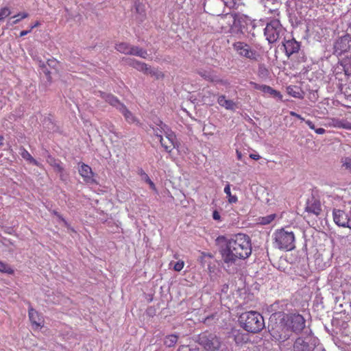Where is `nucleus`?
Returning <instances> with one entry per match:
<instances>
[{"instance_id":"1","label":"nucleus","mask_w":351,"mask_h":351,"mask_svg":"<svg viewBox=\"0 0 351 351\" xmlns=\"http://www.w3.org/2000/svg\"><path fill=\"white\" fill-rule=\"evenodd\" d=\"M252 253L250 237L244 234H237L226 243L225 249L221 251L224 263L234 264L237 259L247 258Z\"/></svg>"},{"instance_id":"2","label":"nucleus","mask_w":351,"mask_h":351,"mask_svg":"<svg viewBox=\"0 0 351 351\" xmlns=\"http://www.w3.org/2000/svg\"><path fill=\"white\" fill-rule=\"evenodd\" d=\"M239 322L244 330L252 333L259 332L265 327L263 316L254 311L243 313L239 317Z\"/></svg>"},{"instance_id":"3","label":"nucleus","mask_w":351,"mask_h":351,"mask_svg":"<svg viewBox=\"0 0 351 351\" xmlns=\"http://www.w3.org/2000/svg\"><path fill=\"white\" fill-rule=\"evenodd\" d=\"M295 234L293 232H288L284 228L277 230L274 233V244L280 250L291 251L295 247Z\"/></svg>"},{"instance_id":"4","label":"nucleus","mask_w":351,"mask_h":351,"mask_svg":"<svg viewBox=\"0 0 351 351\" xmlns=\"http://www.w3.org/2000/svg\"><path fill=\"white\" fill-rule=\"evenodd\" d=\"M158 125L163 130L165 138H163L162 134H157V137L160 141L161 146L165 149V150L167 153H171L173 149L178 147L176 136L169 128V127L162 121H160V123Z\"/></svg>"},{"instance_id":"5","label":"nucleus","mask_w":351,"mask_h":351,"mask_svg":"<svg viewBox=\"0 0 351 351\" xmlns=\"http://www.w3.org/2000/svg\"><path fill=\"white\" fill-rule=\"evenodd\" d=\"M197 342L206 351H218L221 346L220 339L216 335L208 332L201 333Z\"/></svg>"},{"instance_id":"6","label":"nucleus","mask_w":351,"mask_h":351,"mask_svg":"<svg viewBox=\"0 0 351 351\" xmlns=\"http://www.w3.org/2000/svg\"><path fill=\"white\" fill-rule=\"evenodd\" d=\"M285 31L280 21L274 19L267 24L264 34L269 43H274L284 34Z\"/></svg>"},{"instance_id":"7","label":"nucleus","mask_w":351,"mask_h":351,"mask_svg":"<svg viewBox=\"0 0 351 351\" xmlns=\"http://www.w3.org/2000/svg\"><path fill=\"white\" fill-rule=\"evenodd\" d=\"M269 330L272 337L279 341L287 340L291 335L290 328H288L286 324L284 317L278 324H276L274 326H271Z\"/></svg>"},{"instance_id":"8","label":"nucleus","mask_w":351,"mask_h":351,"mask_svg":"<svg viewBox=\"0 0 351 351\" xmlns=\"http://www.w3.org/2000/svg\"><path fill=\"white\" fill-rule=\"evenodd\" d=\"M283 317L288 328H290L291 332L299 333L305 328L306 321L304 317L300 314L287 315Z\"/></svg>"},{"instance_id":"9","label":"nucleus","mask_w":351,"mask_h":351,"mask_svg":"<svg viewBox=\"0 0 351 351\" xmlns=\"http://www.w3.org/2000/svg\"><path fill=\"white\" fill-rule=\"evenodd\" d=\"M234 50L241 57L250 59L251 60H257L258 54L256 50L247 43L241 41L235 42L232 45Z\"/></svg>"},{"instance_id":"10","label":"nucleus","mask_w":351,"mask_h":351,"mask_svg":"<svg viewBox=\"0 0 351 351\" xmlns=\"http://www.w3.org/2000/svg\"><path fill=\"white\" fill-rule=\"evenodd\" d=\"M304 210L307 213L308 216H315L318 217L323 212L320 200L315 197H311L308 199L306 202Z\"/></svg>"},{"instance_id":"11","label":"nucleus","mask_w":351,"mask_h":351,"mask_svg":"<svg viewBox=\"0 0 351 351\" xmlns=\"http://www.w3.org/2000/svg\"><path fill=\"white\" fill-rule=\"evenodd\" d=\"M333 221L339 227L351 229L350 216L344 210L334 208L332 210Z\"/></svg>"},{"instance_id":"12","label":"nucleus","mask_w":351,"mask_h":351,"mask_svg":"<svg viewBox=\"0 0 351 351\" xmlns=\"http://www.w3.org/2000/svg\"><path fill=\"white\" fill-rule=\"evenodd\" d=\"M351 47V38L349 36L339 38L335 43V51L339 54L346 52Z\"/></svg>"},{"instance_id":"13","label":"nucleus","mask_w":351,"mask_h":351,"mask_svg":"<svg viewBox=\"0 0 351 351\" xmlns=\"http://www.w3.org/2000/svg\"><path fill=\"white\" fill-rule=\"evenodd\" d=\"M28 315L32 324L36 328L43 327L44 325V319L40 313L36 311L32 306L28 309Z\"/></svg>"},{"instance_id":"14","label":"nucleus","mask_w":351,"mask_h":351,"mask_svg":"<svg viewBox=\"0 0 351 351\" xmlns=\"http://www.w3.org/2000/svg\"><path fill=\"white\" fill-rule=\"evenodd\" d=\"M285 53L287 56L298 52L300 48V43L297 42L294 38L283 42Z\"/></svg>"},{"instance_id":"15","label":"nucleus","mask_w":351,"mask_h":351,"mask_svg":"<svg viewBox=\"0 0 351 351\" xmlns=\"http://www.w3.org/2000/svg\"><path fill=\"white\" fill-rule=\"evenodd\" d=\"M79 173L83 178L84 182L87 183L93 182L94 173L93 172L91 167L88 165L82 163L79 168Z\"/></svg>"},{"instance_id":"16","label":"nucleus","mask_w":351,"mask_h":351,"mask_svg":"<svg viewBox=\"0 0 351 351\" xmlns=\"http://www.w3.org/2000/svg\"><path fill=\"white\" fill-rule=\"evenodd\" d=\"M328 125L337 128L351 130V123L347 121L346 119L331 118L329 119Z\"/></svg>"},{"instance_id":"17","label":"nucleus","mask_w":351,"mask_h":351,"mask_svg":"<svg viewBox=\"0 0 351 351\" xmlns=\"http://www.w3.org/2000/svg\"><path fill=\"white\" fill-rule=\"evenodd\" d=\"M129 66H132L136 70L144 73L145 74L148 73V65L145 62H139L135 59L126 58L125 59Z\"/></svg>"},{"instance_id":"18","label":"nucleus","mask_w":351,"mask_h":351,"mask_svg":"<svg viewBox=\"0 0 351 351\" xmlns=\"http://www.w3.org/2000/svg\"><path fill=\"white\" fill-rule=\"evenodd\" d=\"M99 96L104 99L106 102H108L110 105L116 107L119 110L121 106L123 104L120 102V101L114 95L112 94L106 93L104 92H99Z\"/></svg>"},{"instance_id":"19","label":"nucleus","mask_w":351,"mask_h":351,"mask_svg":"<svg viewBox=\"0 0 351 351\" xmlns=\"http://www.w3.org/2000/svg\"><path fill=\"white\" fill-rule=\"evenodd\" d=\"M294 351H313V348L302 338H298L293 345Z\"/></svg>"},{"instance_id":"20","label":"nucleus","mask_w":351,"mask_h":351,"mask_svg":"<svg viewBox=\"0 0 351 351\" xmlns=\"http://www.w3.org/2000/svg\"><path fill=\"white\" fill-rule=\"evenodd\" d=\"M20 154L23 159L26 160L29 163L33 164L34 165L40 168L43 167L42 164L38 162L36 160H35L29 153V152L27 149H25L23 147H21L20 148Z\"/></svg>"},{"instance_id":"21","label":"nucleus","mask_w":351,"mask_h":351,"mask_svg":"<svg viewBox=\"0 0 351 351\" xmlns=\"http://www.w3.org/2000/svg\"><path fill=\"white\" fill-rule=\"evenodd\" d=\"M47 162L56 171L59 173H63L64 168L62 167L60 162L58 160L56 159L51 155H48L47 158Z\"/></svg>"},{"instance_id":"22","label":"nucleus","mask_w":351,"mask_h":351,"mask_svg":"<svg viewBox=\"0 0 351 351\" xmlns=\"http://www.w3.org/2000/svg\"><path fill=\"white\" fill-rule=\"evenodd\" d=\"M218 104L227 110H233L235 103L230 99H227L225 95H220L217 99Z\"/></svg>"},{"instance_id":"23","label":"nucleus","mask_w":351,"mask_h":351,"mask_svg":"<svg viewBox=\"0 0 351 351\" xmlns=\"http://www.w3.org/2000/svg\"><path fill=\"white\" fill-rule=\"evenodd\" d=\"M234 340L237 344H243L247 342L248 335L240 330L233 331Z\"/></svg>"},{"instance_id":"24","label":"nucleus","mask_w":351,"mask_h":351,"mask_svg":"<svg viewBox=\"0 0 351 351\" xmlns=\"http://www.w3.org/2000/svg\"><path fill=\"white\" fill-rule=\"evenodd\" d=\"M29 16V14L27 12H21L14 15L12 17H10L7 23V25H14L19 23L21 20L26 19Z\"/></svg>"},{"instance_id":"25","label":"nucleus","mask_w":351,"mask_h":351,"mask_svg":"<svg viewBox=\"0 0 351 351\" xmlns=\"http://www.w3.org/2000/svg\"><path fill=\"white\" fill-rule=\"evenodd\" d=\"M119 110L122 113L125 120L129 123H133L136 121V118L124 104L123 106H121V108H119Z\"/></svg>"},{"instance_id":"26","label":"nucleus","mask_w":351,"mask_h":351,"mask_svg":"<svg viewBox=\"0 0 351 351\" xmlns=\"http://www.w3.org/2000/svg\"><path fill=\"white\" fill-rule=\"evenodd\" d=\"M129 52L128 55L136 56L145 59L147 58V56L146 50L136 46L131 45Z\"/></svg>"},{"instance_id":"27","label":"nucleus","mask_w":351,"mask_h":351,"mask_svg":"<svg viewBox=\"0 0 351 351\" xmlns=\"http://www.w3.org/2000/svg\"><path fill=\"white\" fill-rule=\"evenodd\" d=\"M261 91L264 93L269 94L274 97H278L280 99L282 98V95L280 94V93L271 86L265 84H263V87L261 89Z\"/></svg>"},{"instance_id":"28","label":"nucleus","mask_w":351,"mask_h":351,"mask_svg":"<svg viewBox=\"0 0 351 351\" xmlns=\"http://www.w3.org/2000/svg\"><path fill=\"white\" fill-rule=\"evenodd\" d=\"M178 340V336L174 334L167 335L164 339V345L167 347H174Z\"/></svg>"},{"instance_id":"29","label":"nucleus","mask_w":351,"mask_h":351,"mask_svg":"<svg viewBox=\"0 0 351 351\" xmlns=\"http://www.w3.org/2000/svg\"><path fill=\"white\" fill-rule=\"evenodd\" d=\"M287 93L289 95L298 99L303 98V93L300 88L297 86H288Z\"/></svg>"},{"instance_id":"30","label":"nucleus","mask_w":351,"mask_h":351,"mask_svg":"<svg viewBox=\"0 0 351 351\" xmlns=\"http://www.w3.org/2000/svg\"><path fill=\"white\" fill-rule=\"evenodd\" d=\"M130 47L131 45L127 43H120L116 45L115 49L121 53L128 55Z\"/></svg>"},{"instance_id":"31","label":"nucleus","mask_w":351,"mask_h":351,"mask_svg":"<svg viewBox=\"0 0 351 351\" xmlns=\"http://www.w3.org/2000/svg\"><path fill=\"white\" fill-rule=\"evenodd\" d=\"M138 173L143 177L145 182L149 185L152 189L156 191V189L154 183L152 181L148 175L144 171L143 169H138Z\"/></svg>"},{"instance_id":"32","label":"nucleus","mask_w":351,"mask_h":351,"mask_svg":"<svg viewBox=\"0 0 351 351\" xmlns=\"http://www.w3.org/2000/svg\"><path fill=\"white\" fill-rule=\"evenodd\" d=\"M224 193L226 194L228 201L230 204L236 203L238 201V198L236 195L231 194L230 185L228 184L224 188Z\"/></svg>"},{"instance_id":"33","label":"nucleus","mask_w":351,"mask_h":351,"mask_svg":"<svg viewBox=\"0 0 351 351\" xmlns=\"http://www.w3.org/2000/svg\"><path fill=\"white\" fill-rule=\"evenodd\" d=\"M341 65L346 75H351V58H347L342 60Z\"/></svg>"},{"instance_id":"34","label":"nucleus","mask_w":351,"mask_h":351,"mask_svg":"<svg viewBox=\"0 0 351 351\" xmlns=\"http://www.w3.org/2000/svg\"><path fill=\"white\" fill-rule=\"evenodd\" d=\"M148 68L149 69H148V73L147 74H149L150 75L154 77L155 79H156V80L164 78L165 74L162 72L158 71V69H152L149 65H148Z\"/></svg>"},{"instance_id":"35","label":"nucleus","mask_w":351,"mask_h":351,"mask_svg":"<svg viewBox=\"0 0 351 351\" xmlns=\"http://www.w3.org/2000/svg\"><path fill=\"white\" fill-rule=\"evenodd\" d=\"M0 272L12 275L14 271L9 265L0 261Z\"/></svg>"},{"instance_id":"36","label":"nucleus","mask_w":351,"mask_h":351,"mask_svg":"<svg viewBox=\"0 0 351 351\" xmlns=\"http://www.w3.org/2000/svg\"><path fill=\"white\" fill-rule=\"evenodd\" d=\"M276 217V214H271L259 219V223L262 225H267L272 222Z\"/></svg>"},{"instance_id":"37","label":"nucleus","mask_w":351,"mask_h":351,"mask_svg":"<svg viewBox=\"0 0 351 351\" xmlns=\"http://www.w3.org/2000/svg\"><path fill=\"white\" fill-rule=\"evenodd\" d=\"M223 3V5H225L227 7H229L230 8H234L238 3L239 1L241 0H221Z\"/></svg>"},{"instance_id":"38","label":"nucleus","mask_w":351,"mask_h":351,"mask_svg":"<svg viewBox=\"0 0 351 351\" xmlns=\"http://www.w3.org/2000/svg\"><path fill=\"white\" fill-rule=\"evenodd\" d=\"M47 63L49 67L55 69H57L59 64V62L53 58L48 59Z\"/></svg>"},{"instance_id":"39","label":"nucleus","mask_w":351,"mask_h":351,"mask_svg":"<svg viewBox=\"0 0 351 351\" xmlns=\"http://www.w3.org/2000/svg\"><path fill=\"white\" fill-rule=\"evenodd\" d=\"M184 266V262L183 261H178L175 263L173 269L176 271H180Z\"/></svg>"},{"instance_id":"40","label":"nucleus","mask_w":351,"mask_h":351,"mask_svg":"<svg viewBox=\"0 0 351 351\" xmlns=\"http://www.w3.org/2000/svg\"><path fill=\"white\" fill-rule=\"evenodd\" d=\"M343 167L346 169H351V158H346L343 161Z\"/></svg>"},{"instance_id":"41","label":"nucleus","mask_w":351,"mask_h":351,"mask_svg":"<svg viewBox=\"0 0 351 351\" xmlns=\"http://www.w3.org/2000/svg\"><path fill=\"white\" fill-rule=\"evenodd\" d=\"M250 84L256 90H261L262 87H263V84L261 85V84H257V83H256L254 82H250Z\"/></svg>"},{"instance_id":"42","label":"nucleus","mask_w":351,"mask_h":351,"mask_svg":"<svg viewBox=\"0 0 351 351\" xmlns=\"http://www.w3.org/2000/svg\"><path fill=\"white\" fill-rule=\"evenodd\" d=\"M290 115L292 117H295L301 121H304V119L300 114H299L293 111L290 112Z\"/></svg>"},{"instance_id":"43","label":"nucleus","mask_w":351,"mask_h":351,"mask_svg":"<svg viewBox=\"0 0 351 351\" xmlns=\"http://www.w3.org/2000/svg\"><path fill=\"white\" fill-rule=\"evenodd\" d=\"M213 218L215 220H217V221L220 220L221 216H220L219 213L217 210H214L213 211Z\"/></svg>"},{"instance_id":"44","label":"nucleus","mask_w":351,"mask_h":351,"mask_svg":"<svg viewBox=\"0 0 351 351\" xmlns=\"http://www.w3.org/2000/svg\"><path fill=\"white\" fill-rule=\"evenodd\" d=\"M305 123L307 124V125L311 129V130H315V125L314 123L310 121V120H306L305 121Z\"/></svg>"},{"instance_id":"45","label":"nucleus","mask_w":351,"mask_h":351,"mask_svg":"<svg viewBox=\"0 0 351 351\" xmlns=\"http://www.w3.org/2000/svg\"><path fill=\"white\" fill-rule=\"evenodd\" d=\"M315 132L318 134H323L325 133L326 130L322 128H319L315 129Z\"/></svg>"},{"instance_id":"46","label":"nucleus","mask_w":351,"mask_h":351,"mask_svg":"<svg viewBox=\"0 0 351 351\" xmlns=\"http://www.w3.org/2000/svg\"><path fill=\"white\" fill-rule=\"evenodd\" d=\"M40 25V23L37 21L35 23H34L33 24H32L29 28L32 31L33 29H34L35 27H37Z\"/></svg>"},{"instance_id":"47","label":"nucleus","mask_w":351,"mask_h":351,"mask_svg":"<svg viewBox=\"0 0 351 351\" xmlns=\"http://www.w3.org/2000/svg\"><path fill=\"white\" fill-rule=\"evenodd\" d=\"M31 32H32V30L30 29V28L28 30H23L20 32V36L22 37V36H26Z\"/></svg>"},{"instance_id":"48","label":"nucleus","mask_w":351,"mask_h":351,"mask_svg":"<svg viewBox=\"0 0 351 351\" xmlns=\"http://www.w3.org/2000/svg\"><path fill=\"white\" fill-rule=\"evenodd\" d=\"M178 351H191V349L189 346H182L179 348Z\"/></svg>"},{"instance_id":"49","label":"nucleus","mask_w":351,"mask_h":351,"mask_svg":"<svg viewBox=\"0 0 351 351\" xmlns=\"http://www.w3.org/2000/svg\"><path fill=\"white\" fill-rule=\"evenodd\" d=\"M160 128H161L160 127ZM154 134L156 136H157V134H162H162H164V132H163V130L162 129H160V130L158 129V128L156 130L154 129Z\"/></svg>"},{"instance_id":"50","label":"nucleus","mask_w":351,"mask_h":351,"mask_svg":"<svg viewBox=\"0 0 351 351\" xmlns=\"http://www.w3.org/2000/svg\"><path fill=\"white\" fill-rule=\"evenodd\" d=\"M250 157L252 159L255 160H258L261 158V156L258 154H251L250 155Z\"/></svg>"},{"instance_id":"51","label":"nucleus","mask_w":351,"mask_h":351,"mask_svg":"<svg viewBox=\"0 0 351 351\" xmlns=\"http://www.w3.org/2000/svg\"><path fill=\"white\" fill-rule=\"evenodd\" d=\"M199 75L207 80H213L209 75H206V73H199Z\"/></svg>"},{"instance_id":"52","label":"nucleus","mask_w":351,"mask_h":351,"mask_svg":"<svg viewBox=\"0 0 351 351\" xmlns=\"http://www.w3.org/2000/svg\"><path fill=\"white\" fill-rule=\"evenodd\" d=\"M236 154H237V159L239 160H242V154L240 151L239 150H237L236 151Z\"/></svg>"},{"instance_id":"53","label":"nucleus","mask_w":351,"mask_h":351,"mask_svg":"<svg viewBox=\"0 0 351 351\" xmlns=\"http://www.w3.org/2000/svg\"><path fill=\"white\" fill-rule=\"evenodd\" d=\"M202 255H203L204 256H208V257H210V258H212V257H213V256H212L210 254H206L205 252H203V253H202Z\"/></svg>"},{"instance_id":"54","label":"nucleus","mask_w":351,"mask_h":351,"mask_svg":"<svg viewBox=\"0 0 351 351\" xmlns=\"http://www.w3.org/2000/svg\"><path fill=\"white\" fill-rule=\"evenodd\" d=\"M219 239H225V237H223V236H222V237H219L217 238V240H219Z\"/></svg>"},{"instance_id":"55","label":"nucleus","mask_w":351,"mask_h":351,"mask_svg":"<svg viewBox=\"0 0 351 351\" xmlns=\"http://www.w3.org/2000/svg\"><path fill=\"white\" fill-rule=\"evenodd\" d=\"M0 140H1V141H3V136H1V135H0Z\"/></svg>"},{"instance_id":"56","label":"nucleus","mask_w":351,"mask_h":351,"mask_svg":"<svg viewBox=\"0 0 351 351\" xmlns=\"http://www.w3.org/2000/svg\"><path fill=\"white\" fill-rule=\"evenodd\" d=\"M2 145V143H0V145Z\"/></svg>"}]
</instances>
